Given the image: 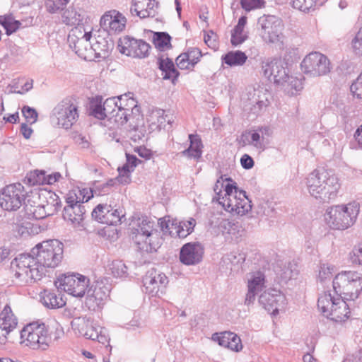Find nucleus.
<instances>
[{
    "mask_svg": "<svg viewBox=\"0 0 362 362\" xmlns=\"http://www.w3.org/2000/svg\"><path fill=\"white\" fill-rule=\"evenodd\" d=\"M307 188L310 194L322 203L334 199L341 187L337 175L333 170L317 168L307 177Z\"/></svg>",
    "mask_w": 362,
    "mask_h": 362,
    "instance_id": "f257e3e1",
    "label": "nucleus"
},
{
    "mask_svg": "<svg viewBox=\"0 0 362 362\" xmlns=\"http://www.w3.org/2000/svg\"><path fill=\"white\" fill-rule=\"evenodd\" d=\"M359 211V204L356 202L332 206L326 210L325 219L331 228L344 230L355 223Z\"/></svg>",
    "mask_w": 362,
    "mask_h": 362,
    "instance_id": "f03ea898",
    "label": "nucleus"
},
{
    "mask_svg": "<svg viewBox=\"0 0 362 362\" xmlns=\"http://www.w3.org/2000/svg\"><path fill=\"white\" fill-rule=\"evenodd\" d=\"M334 293L346 300H354L362 290V276L357 272L338 274L333 280Z\"/></svg>",
    "mask_w": 362,
    "mask_h": 362,
    "instance_id": "7ed1b4c3",
    "label": "nucleus"
},
{
    "mask_svg": "<svg viewBox=\"0 0 362 362\" xmlns=\"http://www.w3.org/2000/svg\"><path fill=\"white\" fill-rule=\"evenodd\" d=\"M14 277L21 284H29L40 280L45 275V269L37 267V261L34 257L27 255H20L12 262Z\"/></svg>",
    "mask_w": 362,
    "mask_h": 362,
    "instance_id": "20e7f679",
    "label": "nucleus"
},
{
    "mask_svg": "<svg viewBox=\"0 0 362 362\" xmlns=\"http://www.w3.org/2000/svg\"><path fill=\"white\" fill-rule=\"evenodd\" d=\"M219 204L228 212L240 216L245 215L252 209L251 201L246 192L239 190L235 182L225 186V194L219 197Z\"/></svg>",
    "mask_w": 362,
    "mask_h": 362,
    "instance_id": "39448f33",
    "label": "nucleus"
},
{
    "mask_svg": "<svg viewBox=\"0 0 362 362\" xmlns=\"http://www.w3.org/2000/svg\"><path fill=\"white\" fill-rule=\"evenodd\" d=\"M36 255L35 261L37 267L54 268L57 267L63 258L64 245L58 240H48L36 245L33 250Z\"/></svg>",
    "mask_w": 362,
    "mask_h": 362,
    "instance_id": "423d86ee",
    "label": "nucleus"
},
{
    "mask_svg": "<svg viewBox=\"0 0 362 362\" xmlns=\"http://www.w3.org/2000/svg\"><path fill=\"white\" fill-rule=\"evenodd\" d=\"M50 341L49 329L45 323L34 322L27 325L21 331V344L32 349L45 350Z\"/></svg>",
    "mask_w": 362,
    "mask_h": 362,
    "instance_id": "0eeeda50",
    "label": "nucleus"
},
{
    "mask_svg": "<svg viewBox=\"0 0 362 362\" xmlns=\"http://www.w3.org/2000/svg\"><path fill=\"white\" fill-rule=\"evenodd\" d=\"M346 299L332 296L329 293L321 295L317 300V307L322 314L335 322H344L349 317V308Z\"/></svg>",
    "mask_w": 362,
    "mask_h": 362,
    "instance_id": "6e6552de",
    "label": "nucleus"
},
{
    "mask_svg": "<svg viewBox=\"0 0 362 362\" xmlns=\"http://www.w3.org/2000/svg\"><path fill=\"white\" fill-rule=\"evenodd\" d=\"M51 118L57 121L59 127L69 129L79 119V107L76 99L66 98L54 107Z\"/></svg>",
    "mask_w": 362,
    "mask_h": 362,
    "instance_id": "1a4fd4ad",
    "label": "nucleus"
},
{
    "mask_svg": "<svg viewBox=\"0 0 362 362\" xmlns=\"http://www.w3.org/2000/svg\"><path fill=\"white\" fill-rule=\"evenodd\" d=\"M257 30L266 43H276L281 40L284 23L282 20L274 15H263L257 20Z\"/></svg>",
    "mask_w": 362,
    "mask_h": 362,
    "instance_id": "9d476101",
    "label": "nucleus"
},
{
    "mask_svg": "<svg viewBox=\"0 0 362 362\" xmlns=\"http://www.w3.org/2000/svg\"><path fill=\"white\" fill-rule=\"evenodd\" d=\"M27 192L22 184H11L2 189L0 193V206L6 211H16L22 206Z\"/></svg>",
    "mask_w": 362,
    "mask_h": 362,
    "instance_id": "9b49d317",
    "label": "nucleus"
},
{
    "mask_svg": "<svg viewBox=\"0 0 362 362\" xmlns=\"http://www.w3.org/2000/svg\"><path fill=\"white\" fill-rule=\"evenodd\" d=\"M302 71L312 76H321L331 71L329 59L325 54L313 52L308 54L300 64Z\"/></svg>",
    "mask_w": 362,
    "mask_h": 362,
    "instance_id": "f8f14e48",
    "label": "nucleus"
},
{
    "mask_svg": "<svg viewBox=\"0 0 362 362\" xmlns=\"http://www.w3.org/2000/svg\"><path fill=\"white\" fill-rule=\"evenodd\" d=\"M91 36L90 31H86L83 27L77 26L70 31L68 42L76 54L86 59L91 54L92 44L90 42Z\"/></svg>",
    "mask_w": 362,
    "mask_h": 362,
    "instance_id": "ddd939ff",
    "label": "nucleus"
},
{
    "mask_svg": "<svg viewBox=\"0 0 362 362\" xmlns=\"http://www.w3.org/2000/svg\"><path fill=\"white\" fill-rule=\"evenodd\" d=\"M211 232L216 235L222 234L226 238L237 241L240 238L244 230L238 222H234L221 217H212L209 221Z\"/></svg>",
    "mask_w": 362,
    "mask_h": 362,
    "instance_id": "4468645a",
    "label": "nucleus"
},
{
    "mask_svg": "<svg viewBox=\"0 0 362 362\" xmlns=\"http://www.w3.org/2000/svg\"><path fill=\"white\" fill-rule=\"evenodd\" d=\"M59 286H56L69 294L75 297H82L88 286L89 279L79 274L64 275L59 279Z\"/></svg>",
    "mask_w": 362,
    "mask_h": 362,
    "instance_id": "2eb2a0df",
    "label": "nucleus"
},
{
    "mask_svg": "<svg viewBox=\"0 0 362 362\" xmlns=\"http://www.w3.org/2000/svg\"><path fill=\"white\" fill-rule=\"evenodd\" d=\"M117 47L122 54L138 58L147 57L151 48L146 42L127 35L119 38Z\"/></svg>",
    "mask_w": 362,
    "mask_h": 362,
    "instance_id": "dca6fc26",
    "label": "nucleus"
},
{
    "mask_svg": "<svg viewBox=\"0 0 362 362\" xmlns=\"http://www.w3.org/2000/svg\"><path fill=\"white\" fill-rule=\"evenodd\" d=\"M259 303L262 307L275 315L280 310H284L287 304V300L284 293L276 289L264 291L259 297Z\"/></svg>",
    "mask_w": 362,
    "mask_h": 362,
    "instance_id": "f3484780",
    "label": "nucleus"
},
{
    "mask_svg": "<svg viewBox=\"0 0 362 362\" xmlns=\"http://www.w3.org/2000/svg\"><path fill=\"white\" fill-rule=\"evenodd\" d=\"M119 102L117 97H112L106 99L102 103L101 98H96L90 101V114L98 119H110L117 108Z\"/></svg>",
    "mask_w": 362,
    "mask_h": 362,
    "instance_id": "a211bd4d",
    "label": "nucleus"
},
{
    "mask_svg": "<svg viewBox=\"0 0 362 362\" xmlns=\"http://www.w3.org/2000/svg\"><path fill=\"white\" fill-rule=\"evenodd\" d=\"M126 23V17L115 9L106 11L100 20V27L110 35L123 31Z\"/></svg>",
    "mask_w": 362,
    "mask_h": 362,
    "instance_id": "6ab92c4d",
    "label": "nucleus"
},
{
    "mask_svg": "<svg viewBox=\"0 0 362 362\" xmlns=\"http://www.w3.org/2000/svg\"><path fill=\"white\" fill-rule=\"evenodd\" d=\"M262 72L270 81L276 84H284L289 75L281 60L274 59L262 63Z\"/></svg>",
    "mask_w": 362,
    "mask_h": 362,
    "instance_id": "aec40b11",
    "label": "nucleus"
},
{
    "mask_svg": "<svg viewBox=\"0 0 362 362\" xmlns=\"http://www.w3.org/2000/svg\"><path fill=\"white\" fill-rule=\"evenodd\" d=\"M204 247L199 243H188L180 249V260L185 265L199 264L203 258Z\"/></svg>",
    "mask_w": 362,
    "mask_h": 362,
    "instance_id": "412c9836",
    "label": "nucleus"
},
{
    "mask_svg": "<svg viewBox=\"0 0 362 362\" xmlns=\"http://www.w3.org/2000/svg\"><path fill=\"white\" fill-rule=\"evenodd\" d=\"M265 286V276L261 272H257L250 274L248 279V291L245 296V304L250 305L254 303L256 295L262 291Z\"/></svg>",
    "mask_w": 362,
    "mask_h": 362,
    "instance_id": "4be33fe9",
    "label": "nucleus"
},
{
    "mask_svg": "<svg viewBox=\"0 0 362 362\" xmlns=\"http://www.w3.org/2000/svg\"><path fill=\"white\" fill-rule=\"evenodd\" d=\"M168 283V279L165 274L153 269L148 271L143 279L146 291L151 294H156L160 286L165 287Z\"/></svg>",
    "mask_w": 362,
    "mask_h": 362,
    "instance_id": "5701e85b",
    "label": "nucleus"
},
{
    "mask_svg": "<svg viewBox=\"0 0 362 362\" xmlns=\"http://www.w3.org/2000/svg\"><path fill=\"white\" fill-rule=\"evenodd\" d=\"M157 7L158 3L156 0H133L130 13L140 18H153L156 16Z\"/></svg>",
    "mask_w": 362,
    "mask_h": 362,
    "instance_id": "b1692460",
    "label": "nucleus"
},
{
    "mask_svg": "<svg viewBox=\"0 0 362 362\" xmlns=\"http://www.w3.org/2000/svg\"><path fill=\"white\" fill-rule=\"evenodd\" d=\"M71 326L74 329H78L79 334L84 336L86 339L95 340L98 337L100 326H95L93 322L86 317H78L71 322Z\"/></svg>",
    "mask_w": 362,
    "mask_h": 362,
    "instance_id": "393cba45",
    "label": "nucleus"
},
{
    "mask_svg": "<svg viewBox=\"0 0 362 362\" xmlns=\"http://www.w3.org/2000/svg\"><path fill=\"white\" fill-rule=\"evenodd\" d=\"M86 209L82 204L75 206H66L63 210V218L65 221L69 222L74 227L82 226L84 220Z\"/></svg>",
    "mask_w": 362,
    "mask_h": 362,
    "instance_id": "a878e982",
    "label": "nucleus"
},
{
    "mask_svg": "<svg viewBox=\"0 0 362 362\" xmlns=\"http://www.w3.org/2000/svg\"><path fill=\"white\" fill-rule=\"evenodd\" d=\"M48 195L49 201H47V204L39 205L34 209L33 214L35 218L41 219L52 215L61 206V202L56 194L48 192Z\"/></svg>",
    "mask_w": 362,
    "mask_h": 362,
    "instance_id": "bb28decb",
    "label": "nucleus"
},
{
    "mask_svg": "<svg viewBox=\"0 0 362 362\" xmlns=\"http://www.w3.org/2000/svg\"><path fill=\"white\" fill-rule=\"evenodd\" d=\"M113 47L114 44L112 40L98 36L95 42L92 44L91 54L93 52L97 58L105 59L109 57Z\"/></svg>",
    "mask_w": 362,
    "mask_h": 362,
    "instance_id": "cd10ccee",
    "label": "nucleus"
},
{
    "mask_svg": "<svg viewBox=\"0 0 362 362\" xmlns=\"http://www.w3.org/2000/svg\"><path fill=\"white\" fill-rule=\"evenodd\" d=\"M158 67L162 71L163 78L165 80H171L175 84L176 79L179 76V72L175 68L174 63L172 59L166 57H160L158 59Z\"/></svg>",
    "mask_w": 362,
    "mask_h": 362,
    "instance_id": "c85d7f7f",
    "label": "nucleus"
},
{
    "mask_svg": "<svg viewBox=\"0 0 362 362\" xmlns=\"http://www.w3.org/2000/svg\"><path fill=\"white\" fill-rule=\"evenodd\" d=\"M41 302L47 308L57 309L62 308L66 304L61 294L55 292L45 290L41 295Z\"/></svg>",
    "mask_w": 362,
    "mask_h": 362,
    "instance_id": "c756f323",
    "label": "nucleus"
},
{
    "mask_svg": "<svg viewBox=\"0 0 362 362\" xmlns=\"http://www.w3.org/2000/svg\"><path fill=\"white\" fill-rule=\"evenodd\" d=\"M189 140L190 142L189 146L182 151V154L189 158L199 159L202 153V139L198 135L189 134Z\"/></svg>",
    "mask_w": 362,
    "mask_h": 362,
    "instance_id": "7c9ffc66",
    "label": "nucleus"
},
{
    "mask_svg": "<svg viewBox=\"0 0 362 362\" xmlns=\"http://www.w3.org/2000/svg\"><path fill=\"white\" fill-rule=\"evenodd\" d=\"M159 223L160 228L164 234L168 233L171 237H178L180 238H184L188 235V233H185L182 226H179V222L168 221L159 219Z\"/></svg>",
    "mask_w": 362,
    "mask_h": 362,
    "instance_id": "2f4dec72",
    "label": "nucleus"
},
{
    "mask_svg": "<svg viewBox=\"0 0 362 362\" xmlns=\"http://www.w3.org/2000/svg\"><path fill=\"white\" fill-rule=\"evenodd\" d=\"M246 24L247 17L241 16L238 20V24L232 30L230 42L233 45H239L247 40V35L243 32Z\"/></svg>",
    "mask_w": 362,
    "mask_h": 362,
    "instance_id": "473e14b6",
    "label": "nucleus"
},
{
    "mask_svg": "<svg viewBox=\"0 0 362 362\" xmlns=\"http://www.w3.org/2000/svg\"><path fill=\"white\" fill-rule=\"evenodd\" d=\"M83 14L74 7H69L62 13V21L67 25H79L83 20Z\"/></svg>",
    "mask_w": 362,
    "mask_h": 362,
    "instance_id": "72a5a7b5",
    "label": "nucleus"
},
{
    "mask_svg": "<svg viewBox=\"0 0 362 362\" xmlns=\"http://www.w3.org/2000/svg\"><path fill=\"white\" fill-rule=\"evenodd\" d=\"M270 135V129L267 127H262L257 131L251 133V141L250 144L254 146L258 149H264L267 144L265 136Z\"/></svg>",
    "mask_w": 362,
    "mask_h": 362,
    "instance_id": "f704fd0d",
    "label": "nucleus"
},
{
    "mask_svg": "<svg viewBox=\"0 0 362 362\" xmlns=\"http://www.w3.org/2000/svg\"><path fill=\"white\" fill-rule=\"evenodd\" d=\"M119 107L132 115L134 111H138L137 102L133 98L132 93H128L117 97Z\"/></svg>",
    "mask_w": 362,
    "mask_h": 362,
    "instance_id": "c9c22d12",
    "label": "nucleus"
},
{
    "mask_svg": "<svg viewBox=\"0 0 362 362\" xmlns=\"http://www.w3.org/2000/svg\"><path fill=\"white\" fill-rule=\"evenodd\" d=\"M247 57L241 51L229 52L222 58L223 61L230 66L243 65Z\"/></svg>",
    "mask_w": 362,
    "mask_h": 362,
    "instance_id": "e433bc0d",
    "label": "nucleus"
},
{
    "mask_svg": "<svg viewBox=\"0 0 362 362\" xmlns=\"http://www.w3.org/2000/svg\"><path fill=\"white\" fill-rule=\"evenodd\" d=\"M105 215L100 219L101 223L107 225H117L122 222V218L125 219L124 214L122 210L113 209L110 206V210L105 212Z\"/></svg>",
    "mask_w": 362,
    "mask_h": 362,
    "instance_id": "4c0bfd02",
    "label": "nucleus"
},
{
    "mask_svg": "<svg viewBox=\"0 0 362 362\" xmlns=\"http://www.w3.org/2000/svg\"><path fill=\"white\" fill-rule=\"evenodd\" d=\"M171 37L165 32H157L153 33V42L155 47L160 51H165L172 47Z\"/></svg>",
    "mask_w": 362,
    "mask_h": 362,
    "instance_id": "58836bf2",
    "label": "nucleus"
},
{
    "mask_svg": "<svg viewBox=\"0 0 362 362\" xmlns=\"http://www.w3.org/2000/svg\"><path fill=\"white\" fill-rule=\"evenodd\" d=\"M9 327L13 330L16 329L18 325V319L11 310L9 305H6L0 313V322Z\"/></svg>",
    "mask_w": 362,
    "mask_h": 362,
    "instance_id": "ea45409f",
    "label": "nucleus"
},
{
    "mask_svg": "<svg viewBox=\"0 0 362 362\" xmlns=\"http://www.w3.org/2000/svg\"><path fill=\"white\" fill-rule=\"evenodd\" d=\"M132 119L133 115L131 113L127 112L119 107L116 112L111 115L108 120L111 123H113L117 127H119L124 125L128 121H130Z\"/></svg>",
    "mask_w": 362,
    "mask_h": 362,
    "instance_id": "a19ab883",
    "label": "nucleus"
},
{
    "mask_svg": "<svg viewBox=\"0 0 362 362\" xmlns=\"http://www.w3.org/2000/svg\"><path fill=\"white\" fill-rule=\"evenodd\" d=\"M24 182L30 186L45 185V170H35L30 171L27 174Z\"/></svg>",
    "mask_w": 362,
    "mask_h": 362,
    "instance_id": "79ce46f5",
    "label": "nucleus"
},
{
    "mask_svg": "<svg viewBox=\"0 0 362 362\" xmlns=\"http://www.w3.org/2000/svg\"><path fill=\"white\" fill-rule=\"evenodd\" d=\"M147 240L146 245L142 247L143 252H156L160 247L163 243V240L156 230H155V232L148 237Z\"/></svg>",
    "mask_w": 362,
    "mask_h": 362,
    "instance_id": "37998d69",
    "label": "nucleus"
},
{
    "mask_svg": "<svg viewBox=\"0 0 362 362\" xmlns=\"http://www.w3.org/2000/svg\"><path fill=\"white\" fill-rule=\"evenodd\" d=\"M109 288L105 286L103 282L95 281L88 290L87 293L98 296L99 298L106 300L109 295Z\"/></svg>",
    "mask_w": 362,
    "mask_h": 362,
    "instance_id": "c03bdc74",
    "label": "nucleus"
},
{
    "mask_svg": "<svg viewBox=\"0 0 362 362\" xmlns=\"http://www.w3.org/2000/svg\"><path fill=\"white\" fill-rule=\"evenodd\" d=\"M69 1L70 0H46V11L52 14L59 13L64 11V8Z\"/></svg>",
    "mask_w": 362,
    "mask_h": 362,
    "instance_id": "a18cd8bd",
    "label": "nucleus"
},
{
    "mask_svg": "<svg viewBox=\"0 0 362 362\" xmlns=\"http://www.w3.org/2000/svg\"><path fill=\"white\" fill-rule=\"evenodd\" d=\"M109 269L115 277H124L127 273V267L121 260H114L109 265Z\"/></svg>",
    "mask_w": 362,
    "mask_h": 362,
    "instance_id": "49530a36",
    "label": "nucleus"
},
{
    "mask_svg": "<svg viewBox=\"0 0 362 362\" xmlns=\"http://www.w3.org/2000/svg\"><path fill=\"white\" fill-rule=\"evenodd\" d=\"M153 223L148 221L147 218H144L139 223L137 228H134L132 231L146 235V240L148 239V237L150 236L152 233L155 232L153 229Z\"/></svg>",
    "mask_w": 362,
    "mask_h": 362,
    "instance_id": "de8ad7c7",
    "label": "nucleus"
},
{
    "mask_svg": "<svg viewBox=\"0 0 362 362\" xmlns=\"http://www.w3.org/2000/svg\"><path fill=\"white\" fill-rule=\"evenodd\" d=\"M146 130L144 125H136L128 132V137L134 143H139L143 141Z\"/></svg>",
    "mask_w": 362,
    "mask_h": 362,
    "instance_id": "09e8293b",
    "label": "nucleus"
},
{
    "mask_svg": "<svg viewBox=\"0 0 362 362\" xmlns=\"http://www.w3.org/2000/svg\"><path fill=\"white\" fill-rule=\"evenodd\" d=\"M334 267L328 264H322L320 267L318 279L321 283L330 281L333 276Z\"/></svg>",
    "mask_w": 362,
    "mask_h": 362,
    "instance_id": "8fccbe9b",
    "label": "nucleus"
},
{
    "mask_svg": "<svg viewBox=\"0 0 362 362\" xmlns=\"http://www.w3.org/2000/svg\"><path fill=\"white\" fill-rule=\"evenodd\" d=\"M119 175L117 177L119 183L121 184H128L129 183L130 179V173L134 170H132L130 165H128V163H125L122 167H119L118 169Z\"/></svg>",
    "mask_w": 362,
    "mask_h": 362,
    "instance_id": "3c124183",
    "label": "nucleus"
},
{
    "mask_svg": "<svg viewBox=\"0 0 362 362\" xmlns=\"http://www.w3.org/2000/svg\"><path fill=\"white\" fill-rule=\"evenodd\" d=\"M285 87V90L291 94H294L303 88L302 83L296 78L289 76L284 84H281Z\"/></svg>",
    "mask_w": 362,
    "mask_h": 362,
    "instance_id": "603ef678",
    "label": "nucleus"
},
{
    "mask_svg": "<svg viewBox=\"0 0 362 362\" xmlns=\"http://www.w3.org/2000/svg\"><path fill=\"white\" fill-rule=\"evenodd\" d=\"M0 23L6 30L8 35L16 32L21 25L20 21L13 20L11 17L4 18V21L2 22L0 21Z\"/></svg>",
    "mask_w": 362,
    "mask_h": 362,
    "instance_id": "864d4df0",
    "label": "nucleus"
},
{
    "mask_svg": "<svg viewBox=\"0 0 362 362\" xmlns=\"http://www.w3.org/2000/svg\"><path fill=\"white\" fill-rule=\"evenodd\" d=\"M316 5V0H293V7L303 12H309Z\"/></svg>",
    "mask_w": 362,
    "mask_h": 362,
    "instance_id": "5fc2aeb1",
    "label": "nucleus"
},
{
    "mask_svg": "<svg viewBox=\"0 0 362 362\" xmlns=\"http://www.w3.org/2000/svg\"><path fill=\"white\" fill-rule=\"evenodd\" d=\"M233 332H224L220 334L215 333L212 335V339L217 341L218 344L221 346L228 348L230 341L232 340V336Z\"/></svg>",
    "mask_w": 362,
    "mask_h": 362,
    "instance_id": "6e6d98bb",
    "label": "nucleus"
},
{
    "mask_svg": "<svg viewBox=\"0 0 362 362\" xmlns=\"http://www.w3.org/2000/svg\"><path fill=\"white\" fill-rule=\"evenodd\" d=\"M168 115H165L163 110L158 109L153 110L150 115L149 121L151 124H158V126H161L165 124L167 121Z\"/></svg>",
    "mask_w": 362,
    "mask_h": 362,
    "instance_id": "4d7b16f0",
    "label": "nucleus"
},
{
    "mask_svg": "<svg viewBox=\"0 0 362 362\" xmlns=\"http://www.w3.org/2000/svg\"><path fill=\"white\" fill-rule=\"evenodd\" d=\"M104 301L105 300L99 298L98 296L87 293L85 303L89 310H95L100 308Z\"/></svg>",
    "mask_w": 362,
    "mask_h": 362,
    "instance_id": "13d9d810",
    "label": "nucleus"
},
{
    "mask_svg": "<svg viewBox=\"0 0 362 362\" xmlns=\"http://www.w3.org/2000/svg\"><path fill=\"white\" fill-rule=\"evenodd\" d=\"M108 210H110V205L100 204L92 211V217L99 223H101L102 220L100 218H102L103 216L105 215V212Z\"/></svg>",
    "mask_w": 362,
    "mask_h": 362,
    "instance_id": "bf43d9fd",
    "label": "nucleus"
},
{
    "mask_svg": "<svg viewBox=\"0 0 362 362\" xmlns=\"http://www.w3.org/2000/svg\"><path fill=\"white\" fill-rule=\"evenodd\" d=\"M350 259L353 264L362 265V243L354 247L350 253Z\"/></svg>",
    "mask_w": 362,
    "mask_h": 362,
    "instance_id": "052dcab7",
    "label": "nucleus"
},
{
    "mask_svg": "<svg viewBox=\"0 0 362 362\" xmlns=\"http://www.w3.org/2000/svg\"><path fill=\"white\" fill-rule=\"evenodd\" d=\"M354 52L358 56H362V27L356 34L355 37L351 41Z\"/></svg>",
    "mask_w": 362,
    "mask_h": 362,
    "instance_id": "680f3d73",
    "label": "nucleus"
},
{
    "mask_svg": "<svg viewBox=\"0 0 362 362\" xmlns=\"http://www.w3.org/2000/svg\"><path fill=\"white\" fill-rule=\"evenodd\" d=\"M22 113L25 117L26 122L30 124L35 123L37 119L38 114L37 111L29 106H24L22 108Z\"/></svg>",
    "mask_w": 362,
    "mask_h": 362,
    "instance_id": "e2e57ef3",
    "label": "nucleus"
},
{
    "mask_svg": "<svg viewBox=\"0 0 362 362\" xmlns=\"http://www.w3.org/2000/svg\"><path fill=\"white\" fill-rule=\"evenodd\" d=\"M263 4L262 0H240V5L246 11L260 8Z\"/></svg>",
    "mask_w": 362,
    "mask_h": 362,
    "instance_id": "0e129e2a",
    "label": "nucleus"
},
{
    "mask_svg": "<svg viewBox=\"0 0 362 362\" xmlns=\"http://www.w3.org/2000/svg\"><path fill=\"white\" fill-rule=\"evenodd\" d=\"M350 89L358 98H362V72L351 84Z\"/></svg>",
    "mask_w": 362,
    "mask_h": 362,
    "instance_id": "69168bd1",
    "label": "nucleus"
},
{
    "mask_svg": "<svg viewBox=\"0 0 362 362\" xmlns=\"http://www.w3.org/2000/svg\"><path fill=\"white\" fill-rule=\"evenodd\" d=\"M187 55L185 53L180 54L176 58V64L180 69H191L194 66H191V62L188 60Z\"/></svg>",
    "mask_w": 362,
    "mask_h": 362,
    "instance_id": "338daca9",
    "label": "nucleus"
},
{
    "mask_svg": "<svg viewBox=\"0 0 362 362\" xmlns=\"http://www.w3.org/2000/svg\"><path fill=\"white\" fill-rule=\"evenodd\" d=\"M185 54L188 57V60L191 62V66H193L197 64L202 56L201 51L198 48H192L185 52Z\"/></svg>",
    "mask_w": 362,
    "mask_h": 362,
    "instance_id": "774afa93",
    "label": "nucleus"
}]
</instances>
